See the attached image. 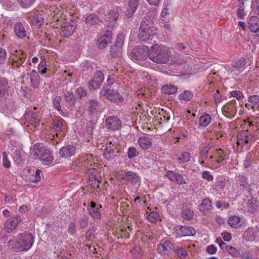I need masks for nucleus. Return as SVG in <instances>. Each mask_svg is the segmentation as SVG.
<instances>
[{"label": "nucleus", "mask_w": 259, "mask_h": 259, "mask_svg": "<svg viewBox=\"0 0 259 259\" xmlns=\"http://www.w3.org/2000/svg\"><path fill=\"white\" fill-rule=\"evenodd\" d=\"M68 102L69 105L74 104L75 99L72 93L67 92L66 94V102Z\"/></svg>", "instance_id": "nucleus-58"}, {"label": "nucleus", "mask_w": 259, "mask_h": 259, "mask_svg": "<svg viewBox=\"0 0 259 259\" xmlns=\"http://www.w3.org/2000/svg\"><path fill=\"white\" fill-rule=\"evenodd\" d=\"M22 219L20 215H15L8 219L5 223V229L8 232L15 230Z\"/></svg>", "instance_id": "nucleus-12"}, {"label": "nucleus", "mask_w": 259, "mask_h": 259, "mask_svg": "<svg viewBox=\"0 0 259 259\" xmlns=\"http://www.w3.org/2000/svg\"><path fill=\"white\" fill-rule=\"evenodd\" d=\"M61 99L60 97L57 96L53 99V104L55 106V108L59 111H60V113L61 114V112H63V111L61 110V106L60 104V103L61 102Z\"/></svg>", "instance_id": "nucleus-54"}, {"label": "nucleus", "mask_w": 259, "mask_h": 259, "mask_svg": "<svg viewBox=\"0 0 259 259\" xmlns=\"http://www.w3.org/2000/svg\"><path fill=\"white\" fill-rule=\"evenodd\" d=\"M89 217L87 215H83L81 217L79 220V224L81 229H84L87 227L88 225Z\"/></svg>", "instance_id": "nucleus-50"}, {"label": "nucleus", "mask_w": 259, "mask_h": 259, "mask_svg": "<svg viewBox=\"0 0 259 259\" xmlns=\"http://www.w3.org/2000/svg\"><path fill=\"white\" fill-rule=\"evenodd\" d=\"M230 94L232 97L236 98L238 100H240L243 97L242 92L238 91H232Z\"/></svg>", "instance_id": "nucleus-61"}, {"label": "nucleus", "mask_w": 259, "mask_h": 259, "mask_svg": "<svg viewBox=\"0 0 259 259\" xmlns=\"http://www.w3.org/2000/svg\"><path fill=\"white\" fill-rule=\"evenodd\" d=\"M139 155V152L134 147H129L127 150V156L129 158H133Z\"/></svg>", "instance_id": "nucleus-51"}, {"label": "nucleus", "mask_w": 259, "mask_h": 259, "mask_svg": "<svg viewBox=\"0 0 259 259\" xmlns=\"http://www.w3.org/2000/svg\"><path fill=\"white\" fill-rule=\"evenodd\" d=\"M201 207V209L202 211L210 210L211 208V201L209 198H205L202 200Z\"/></svg>", "instance_id": "nucleus-41"}, {"label": "nucleus", "mask_w": 259, "mask_h": 259, "mask_svg": "<svg viewBox=\"0 0 259 259\" xmlns=\"http://www.w3.org/2000/svg\"><path fill=\"white\" fill-rule=\"evenodd\" d=\"M100 208H102L101 205H98L97 203L94 201L90 202V205L87 207L90 215L94 219H100L101 214L99 212Z\"/></svg>", "instance_id": "nucleus-17"}, {"label": "nucleus", "mask_w": 259, "mask_h": 259, "mask_svg": "<svg viewBox=\"0 0 259 259\" xmlns=\"http://www.w3.org/2000/svg\"><path fill=\"white\" fill-rule=\"evenodd\" d=\"M20 5L23 8H26L31 5L34 0H17Z\"/></svg>", "instance_id": "nucleus-57"}, {"label": "nucleus", "mask_w": 259, "mask_h": 259, "mask_svg": "<svg viewBox=\"0 0 259 259\" xmlns=\"http://www.w3.org/2000/svg\"><path fill=\"white\" fill-rule=\"evenodd\" d=\"M105 124L108 129L115 131L120 128L121 121L117 116H110L106 118Z\"/></svg>", "instance_id": "nucleus-11"}, {"label": "nucleus", "mask_w": 259, "mask_h": 259, "mask_svg": "<svg viewBox=\"0 0 259 259\" xmlns=\"http://www.w3.org/2000/svg\"><path fill=\"white\" fill-rule=\"evenodd\" d=\"M193 96V94L192 92L188 91L185 90L184 91L183 93H181L179 95V99L181 100H184L185 101H190Z\"/></svg>", "instance_id": "nucleus-40"}, {"label": "nucleus", "mask_w": 259, "mask_h": 259, "mask_svg": "<svg viewBox=\"0 0 259 259\" xmlns=\"http://www.w3.org/2000/svg\"><path fill=\"white\" fill-rule=\"evenodd\" d=\"M26 121L34 127L39 125L40 119L37 113L29 111L25 114Z\"/></svg>", "instance_id": "nucleus-14"}, {"label": "nucleus", "mask_w": 259, "mask_h": 259, "mask_svg": "<svg viewBox=\"0 0 259 259\" xmlns=\"http://www.w3.org/2000/svg\"><path fill=\"white\" fill-rule=\"evenodd\" d=\"M111 41L109 39H106L100 37L97 41V45L98 48L101 49H103L106 48V46Z\"/></svg>", "instance_id": "nucleus-49"}, {"label": "nucleus", "mask_w": 259, "mask_h": 259, "mask_svg": "<svg viewBox=\"0 0 259 259\" xmlns=\"http://www.w3.org/2000/svg\"><path fill=\"white\" fill-rule=\"evenodd\" d=\"M174 182L181 185L186 184V182L185 181L183 176L178 172L176 176V179Z\"/></svg>", "instance_id": "nucleus-62"}, {"label": "nucleus", "mask_w": 259, "mask_h": 259, "mask_svg": "<svg viewBox=\"0 0 259 259\" xmlns=\"http://www.w3.org/2000/svg\"><path fill=\"white\" fill-rule=\"evenodd\" d=\"M177 234L179 236H193L196 233L195 229L192 227L180 226L176 228Z\"/></svg>", "instance_id": "nucleus-13"}, {"label": "nucleus", "mask_w": 259, "mask_h": 259, "mask_svg": "<svg viewBox=\"0 0 259 259\" xmlns=\"http://www.w3.org/2000/svg\"><path fill=\"white\" fill-rule=\"evenodd\" d=\"M119 16V12L117 10H110L107 14L105 15L104 18L106 25L110 27H113Z\"/></svg>", "instance_id": "nucleus-10"}, {"label": "nucleus", "mask_w": 259, "mask_h": 259, "mask_svg": "<svg viewBox=\"0 0 259 259\" xmlns=\"http://www.w3.org/2000/svg\"><path fill=\"white\" fill-rule=\"evenodd\" d=\"M138 143L144 150L147 149L152 145L151 139L146 136H142L138 140Z\"/></svg>", "instance_id": "nucleus-28"}, {"label": "nucleus", "mask_w": 259, "mask_h": 259, "mask_svg": "<svg viewBox=\"0 0 259 259\" xmlns=\"http://www.w3.org/2000/svg\"><path fill=\"white\" fill-rule=\"evenodd\" d=\"M191 155L189 152H185L181 154L180 157L178 158L179 163H185L190 160Z\"/></svg>", "instance_id": "nucleus-44"}, {"label": "nucleus", "mask_w": 259, "mask_h": 259, "mask_svg": "<svg viewBox=\"0 0 259 259\" xmlns=\"http://www.w3.org/2000/svg\"><path fill=\"white\" fill-rule=\"evenodd\" d=\"M4 107L7 109V113L11 114L15 111L16 109V104L13 98H10L6 100L4 103Z\"/></svg>", "instance_id": "nucleus-27"}, {"label": "nucleus", "mask_w": 259, "mask_h": 259, "mask_svg": "<svg viewBox=\"0 0 259 259\" xmlns=\"http://www.w3.org/2000/svg\"><path fill=\"white\" fill-rule=\"evenodd\" d=\"M256 234L253 228H249L243 234V239L247 241H253L256 237Z\"/></svg>", "instance_id": "nucleus-31"}, {"label": "nucleus", "mask_w": 259, "mask_h": 259, "mask_svg": "<svg viewBox=\"0 0 259 259\" xmlns=\"http://www.w3.org/2000/svg\"><path fill=\"white\" fill-rule=\"evenodd\" d=\"M213 147V143H209L207 146L203 147L200 150L201 155L206 159L207 157L208 151Z\"/></svg>", "instance_id": "nucleus-48"}, {"label": "nucleus", "mask_w": 259, "mask_h": 259, "mask_svg": "<svg viewBox=\"0 0 259 259\" xmlns=\"http://www.w3.org/2000/svg\"><path fill=\"white\" fill-rule=\"evenodd\" d=\"M124 35L123 33H119L117 35L116 38L114 42V45L122 48L124 43Z\"/></svg>", "instance_id": "nucleus-46"}, {"label": "nucleus", "mask_w": 259, "mask_h": 259, "mask_svg": "<svg viewBox=\"0 0 259 259\" xmlns=\"http://www.w3.org/2000/svg\"><path fill=\"white\" fill-rule=\"evenodd\" d=\"M122 179L133 184H136L140 181V177L136 173L128 171L124 174Z\"/></svg>", "instance_id": "nucleus-24"}, {"label": "nucleus", "mask_w": 259, "mask_h": 259, "mask_svg": "<svg viewBox=\"0 0 259 259\" xmlns=\"http://www.w3.org/2000/svg\"><path fill=\"white\" fill-rule=\"evenodd\" d=\"M222 113L225 116L230 118L234 117L236 114V112L234 110V111H229L225 109V108L222 109Z\"/></svg>", "instance_id": "nucleus-59"}, {"label": "nucleus", "mask_w": 259, "mask_h": 259, "mask_svg": "<svg viewBox=\"0 0 259 259\" xmlns=\"http://www.w3.org/2000/svg\"><path fill=\"white\" fill-rule=\"evenodd\" d=\"M225 248L229 253L234 256H238L240 254L239 252L233 246H226Z\"/></svg>", "instance_id": "nucleus-53"}, {"label": "nucleus", "mask_w": 259, "mask_h": 259, "mask_svg": "<svg viewBox=\"0 0 259 259\" xmlns=\"http://www.w3.org/2000/svg\"><path fill=\"white\" fill-rule=\"evenodd\" d=\"M31 87L33 89L38 87L40 82V76L37 72L33 70L30 73Z\"/></svg>", "instance_id": "nucleus-22"}, {"label": "nucleus", "mask_w": 259, "mask_h": 259, "mask_svg": "<svg viewBox=\"0 0 259 259\" xmlns=\"http://www.w3.org/2000/svg\"><path fill=\"white\" fill-rule=\"evenodd\" d=\"M14 32L19 38L22 39L26 36V31L21 22H18L15 24Z\"/></svg>", "instance_id": "nucleus-23"}, {"label": "nucleus", "mask_w": 259, "mask_h": 259, "mask_svg": "<svg viewBox=\"0 0 259 259\" xmlns=\"http://www.w3.org/2000/svg\"><path fill=\"white\" fill-rule=\"evenodd\" d=\"M171 57L169 49L162 45H155L151 47L149 59L157 63H167Z\"/></svg>", "instance_id": "nucleus-2"}, {"label": "nucleus", "mask_w": 259, "mask_h": 259, "mask_svg": "<svg viewBox=\"0 0 259 259\" xmlns=\"http://www.w3.org/2000/svg\"><path fill=\"white\" fill-rule=\"evenodd\" d=\"M89 111L91 114H93L98 111L101 104L96 100H91L89 101Z\"/></svg>", "instance_id": "nucleus-35"}, {"label": "nucleus", "mask_w": 259, "mask_h": 259, "mask_svg": "<svg viewBox=\"0 0 259 259\" xmlns=\"http://www.w3.org/2000/svg\"><path fill=\"white\" fill-rule=\"evenodd\" d=\"M34 237L31 233L26 232L19 233L17 236L8 242L9 246L15 252L28 251L32 246Z\"/></svg>", "instance_id": "nucleus-1"}, {"label": "nucleus", "mask_w": 259, "mask_h": 259, "mask_svg": "<svg viewBox=\"0 0 259 259\" xmlns=\"http://www.w3.org/2000/svg\"><path fill=\"white\" fill-rule=\"evenodd\" d=\"M76 29L75 22L70 19L66 22V37L71 36Z\"/></svg>", "instance_id": "nucleus-30"}, {"label": "nucleus", "mask_w": 259, "mask_h": 259, "mask_svg": "<svg viewBox=\"0 0 259 259\" xmlns=\"http://www.w3.org/2000/svg\"><path fill=\"white\" fill-rule=\"evenodd\" d=\"M211 120V116L208 114H204L199 118V125L202 127H205L208 125Z\"/></svg>", "instance_id": "nucleus-37"}, {"label": "nucleus", "mask_w": 259, "mask_h": 259, "mask_svg": "<svg viewBox=\"0 0 259 259\" xmlns=\"http://www.w3.org/2000/svg\"><path fill=\"white\" fill-rule=\"evenodd\" d=\"M35 146V153L41 161L42 163L45 165L51 164L53 160V157L50 150L41 144H36Z\"/></svg>", "instance_id": "nucleus-4"}, {"label": "nucleus", "mask_w": 259, "mask_h": 259, "mask_svg": "<svg viewBox=\"0 0 259 259\" xmlns=\"http://www.w3.org/2000/svg\"><path fill=\"white\" fill-rule=\"evenodd\" d=\"M155 27L152 25L151 21L145 18L142 21L139 33L140 41L152 44V40L155 38L154 33Z\"/></svg>", "instance_id": "nucleus-3"}, {"label": "nucleus", "mask_w": 259, "mask_h": 259, "mask_svg": "<svg viewBox=\"0 0 259 259\" xmlns=\"http://www.w3.org/2000/svg\"><path fill=\"white\" fill-rule=\"evenodd\" d=\"M95 126L96 123L92 120H90L87 122L85 127L87 132L89 135H92L93 130L95 128Z\"/></svg>", "instance_id": "nucleus-52"}, {"label": "nucleus", "mask_w": 259, "mask_h": 259, "mask_svg": "<svg viewBox=\"0 0 259 259\" xmlns=\"http://www.w3.org/2000/svg\"><path fill=\"white\" fill-rule=\"evenodd\" d=\"M122 48L120 47L116 46L113 45L111 46L110 50V55L112 56L113 58H116L119 57L121 55Z\"/></svg>", "instance_id": "nucleus-39"}, {"label": "nucleus", "mask_w": 259, "mask_h": 259, "mask_svg": "<svg viewBox=\"0 0 259 259\" xmlns=\"http://www.w3.org/2000/svg\"><path fill=\"white\" fill-rule=\"evenodd\" d=\"M248 101L251 104V108L253 111H255L256 109L259 110V96H250L248 98Z\"/></svg>", "instance_id": "nucleus-34"}, {"label": "nucleus", "mask_w": 259, "mask_h": 259, "mask_svg": "<svg viewBox=\"0 0 259 259\" xmlns=\"http://www.w3.org/2000/svg\"><path fill=\"white\" fill-rule=\"evenodd\" d=\"M140 3V0H129L127 10L124 12L126 18H131L136 11Z\"/></svg>", "instance_id": "nucleus-15"}, {"label": "nucleus", "mask_w": 259, "mask_h": 259, "mask_svg": "<svg viewBox=\"0 0 259 259\" xmlns=\"http://www.w3.org/2000/svg\"><path fill=\"white\" fill-rule=\"evenodd\" d=\"M104 74L100 70H97L92 79L88 82V85L90 90L99 89L104 80Z\"/></svg>", "instance_id": "nucleus-8"}, {"label": "nucleus", "mask_w": 259, "mask_h": 259, "mask_svg": "<svg viewBox=\"0 0 259 259\" xmlns=\"http://www.w3.org/2000/svg\"><path fill=\"white\" fill-rule=\"evenodd\" d=\"M173 251L175 255L181 258H184L188 255L187 247H182L181 245L175 246Z\"/></svg>", "instance_id": "nucleus-25"}, {"label": "nucleus", "mask_w": 259, "mask_h": 259, "mask_svg": "<svg viewBox=\"0 0 259 259\" xmlns=\"http://www.w3.org/2000/svg\"><path fill=\"white\" fill-rule=\"evenodd\" d=\"M72 74L70 73H68L67 74H66V81L68 80V81L67 82L66 85L68 87H69L71 89H72L73 87L75 86V80L72 77Z\"/></svg>", "instance_id": "nucleus-47"}, {"label": "nucleus", "mask_w": 259, "mask_h": 259, "mask_svg": "<svg viewBox=\"0 0 259 259\" xmlns=\"http://www.w3.org/2000/svg\"><path fill=\"white\" fill-rule=\"evenodd\" d=\"M16 54L10 59V62L13 68L16 69L18 71H21L20 67H24V64L26 58V54L21 51H16Z\"/></svg>", "instance_id": "nucleus-6"}, {"label": "nucleus", "mask_w": 259, "mask_h": 259, "mask_svg": "<svg viewBox=\"0 0 259 259\" xmlns=\"http://www.w3.org/2000/svg\"><path fill=\"white\" fill-rule=\"evenodd\" d=\"M86 23L90 24V25H94L98 24L100 25V24L102 23V21L99 19L98 16L95 14H91L88 15L85 19Z\"/></svg>", "instance_id": "nucleus-29"}, {"label": "nucleus", "mask_w": 259, "mask_h": 259, "mask_svg": "<svg viewBox=\"0 0 259 259\" xmlns=\"http://www.w3.org/2000/svg\"><path fill=\"white\" fill-rule=\"evenodd\" d=\"M248 27L252 31L257 33L259 36V18L256 16H252L248 23Z\"/></svg>", "instance_id": "nucleus-19"}, {"label": "nucleus", "mask_w": 259, "mask_h": 259, "mask_svg": "<svg viewBox=\"0 0 259 259\" xmlns=\"http://www.w3.org/2000/svg\"><path fill=\"white\" fill-rule=\"evenodd\" d=\"M29 18L31 24L37 28H40L44 23V17L40 14H36Z\"/></svg>", "instance_id": "nucleus-21"}, {"label": "nucleus", "mask_w": 259, "mask_h": 259, "mask_svg": "<svg viewBox=\"0 0 259 259\" xmlns=\"http://www.w3.org/2000/svg\"><path fill=\"white\" fill-rule=\"evenodd\" d=\"M46 66V62L44 61H41L38 66V71L41 73H45L47 70Z\"/></svg>", "instance_id": "nucleus-64"}, {"label": "nucleus", "mask_w": 259, "mask_h": 259, "mask_svg": "<svg viewBox=\"0 0 259 259\" xmlns=\"http://www.w3.org/2000/svg\"><path fill=\"white\" fill-rule=\"evenodd\" d=\"M99 97L103 100L106 99L113 102H118L121 100V96L117 92L104 87L100 92Z\"/></svg>", "instance_id": "nucleus-7"}, {"label": "nucleus", "mask_w": 259, "mask_h": 259, "mask_svg": "<svg viewBox=\"0 0 259 259\" xmlns=\"http://www.w3.org/2000/svg\"><path fill=\"white\" fill-rule=\"evenodd\" d=\"M178 91V88L172 84H165L161 88V92L166 94L171 95L176 93Z\"/></svg>", "instance_id": "nucleus-33"}, {"label": "nucleus", "mask_w": 259, "mask_h": 259, "mask_svg": "<svg viewBox=\"0 0 259 259\" xmlns=\"http://www.w3.org/2000/svg\"><path fill=\"white\" fill-rule=\"evenodd\" d=\"M182 214L184 219L190 220L193 217V211L189 208L184 207Z\"/></svg>", "instance_id": "nucleus-43"}, {"label": "nucleus", "mask_w": 259, "mask_h": 259, "mask_svg": "<svg viewBox=\"0 0 259 259\" xmlns=\"http://www.w3.org/2000/svg\"><path fill=\"white\" fill-rule=\"evenodd\" d=\"M175 245L169 240H166L163 243L158 245L157 249L160 254H167L170 250L174 249Z\"/></svg>", "instance_id": "nucleus-16"}, {"label": "nucleus", "mask_w": 259, "mask_h": 259, "mask_svg": "<svg viewBox=\"0 0 259 259\" xmlns=\"http://www.w3.org/2000/svg\"><path fill=\"white\" fill-rule=\"evenodd\" d=\"M202 177L208 181H212L213 180V176L210 174L208 171H203L202 173Z\"/></svg>", "instance_id": "nucleus-63"}, {"label": "nucleus", "mask_w": 259, "mask_h": 259, "mask_svg": "<svg viewBox=\"0 0 259 259\" xmlns=\"http://www.w3.org/2000/svg\"><path fill=\"white\" fill-rule=\"evenodd\" d=\"M63 119H55L53 120V127L58 132L57 133V136L61 137L63 134L64 132L62 131V127L63 126Z\"/></svg>", "instance_id": "nucleus-32"}, {"label": "nucleus", "mask_w": 259, "mask_h": 259, "mask_svg": "<svg viewBox=\"0 0 259 259\" xmlns=\"http://www.w3.org/2000/svg\"><path fill=\"white\" fill-rule=\"evenodd\" d=\"M238 145L251 144L253 142V136L248 130H243L240 132L237 136Z\"/></svg>", "instance_id": "nucleus-9"}, {"label": "nucleus", "mask_w": 259, "mask_h": 259, "mask_svg": "<svg viewBox=\"0 0 259 259\" xmlns=\"http://www.w3.org/2000/svg\"><path fill=\"white\" fill-rule=\"evenodd\" d=\"M149 47L145 45L137 46L134 48L131 53V58L136 61H142L149 57Z\"/></svg>", "instance_id": "nucleus-5"}, {"label": "nucleus", "mask_w": 259, "mask_h": 259, "mask_svg": "<svg viewBox=\"0 0 259 259\" xmlns=\"http://www.w3.org/2000/svg\"><path fill=\"white\" fill-rule=\"evenodd\" d=\"M159 215L157 212L152 211L150 212L147 216V219L151 223H155L158 219Z\"/></svg>", "instance_id": "nucleus-56"}, {"label": "nucleus", "mask_w": 259, "mask_h": 259, "mask_svg": "<svg viewBox=\"0 0 259 259\" xmlns=\"http://www.w3.org/2000/svg\"><path fill=\"white\" fill-rule=\"evenodd\" d=\"M10 87L7 79L4 77H0V98H5L9 95Z\"/></svg>", "instance_id": "nucleus-18"}, {"label": "nucleus", "mask_w": 259, "mask_h": 259, "mask_svg": "<svg viewBox=\"0 0 259 259\" xmlns=\"http://www.w3.org/2000/svg\"><path fill=\"white\" fill-rule=\"evenodd\" d=\"M237 184L244 189L248 188L249 185L247 182V178L246 177L243 175L238 176L237 178Z\"/></svg>", "instance_id": "nucleus-38"}, {"label": "nucleus", "mask_w": 259, "mask_h": 259, "mask_svg": "<svg viewBox=\"0 0 259 259\" xmlns=\"http://www.w3.org/2000/svg\"><path fill=\"white\" fill-rule=\"evenodd\" d=\"M240 218L238 216L234 215L230 217L228 220V224L230 226L234 228H238L241 226L240 224Z\"/></svg>", "instance_id": "nucleus-36"}, {"label": "nucleus", "mask_w": 259, "mask_h": 259, "mask_svg": "<svg viewBox=\"0 0 259 259\" xmlns=\"http://www.w3.org/2000/svg\"><path fill=\"white\" fill-rule=\"evenodd\" d=\"M113 146V145L112 143H110L109 146L106 147L105 149L106 152L103 154L105 158L110 159V158H111V156L110 155L114 152V149L112 147Z\"/></svg>", "instance_id": "nucleus-45"}, {"label": "nucleus", "mask_w": 259, "mask_h": 259, "mask_svg": "<svg viewBox=\"0 0 259 259\" xmlns=\"http://www.w3.org/2000/svg\"><path fill=\"white\" fill-rule=\"evenodd\" d=\"M13 154L15 162L17 164H22L23 163V155L24 154L23 151L20 149H14L13 148L11 150Z\"/></svg>", "instance_id": "nucleus-26"}, {"label": "nucleus", "mask_w": 259, "mask_h": 259, "mask_svg": "<svg viewBox=\"0 0 259 259\" xmlns=\"http://www.w3.org/2000/svg\"><path fill=\"white\" fill-rule=\"evenodd\" d=\"M230 204L225 201H217L215 203V206L218 208H228Z\"/></svg>", "instance_id": "nucleus-60"}, {"label": "nucleus", "mask_w": 259, "mask_h": 259, "mask_svg": "<svg viewBox=\"0 0 259 259\" xmlns=\"http://www.w3.org/2000/svg\"><path fill=\"white\" fill-rule=\"evenodd\" d=\"M246 64V59L243 58H240L238 60L232 63L230 70H231L232 69L233 71V68H234L238 71H241L244 68Z\"/></svg>", "instance_id": "nucleus-20"}, {"label": "nucleus", "mask_w": 259, "mask_h": 259, "mask_svg": "<svg viewBox=\"0 0 259 259\" xmlns=\"http://www.w3.org/2000/svg\"><path fill=\"white\" fill-rule=\"evenodd\" d=\"M3 166L7 168H9L11 166V162L8 158V155L6 152H3Z\"/></svg>", "instance_id": "nucleus-55"}, {"label": "nucleus", "mask_w": 259, "mask_h": 259, "mask_svg": "<svg viewBox=\"0 0 259 259\" xmlns=\"http://www.w3.org/2000/svg\"><path fill=\"white\" fill-rule=\"evenodd\" d=\"M76 150L75 145H67L66 146V157H71L74 155Z\"/></svg>", "instance_id": "nucleus-42"}]
</instances>
